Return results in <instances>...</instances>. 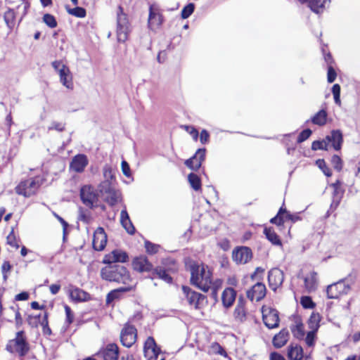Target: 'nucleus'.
Instances as JSON below:
<instances>
[{"label": "nucleus", "mask_w": 360, "mask_h": 360, "mask_svg": "<svg viewBox=\"0 0 360 360\" xmlns=\"http://www.w3.org/2000/svg\"><path fill=\"white\" fill-rule=\"evenodd\" d=\"M354 276L349 274L347 277L328 285L326 288L327 297L328 299H338L340 295L347 294L350 290V285L354 283Z\"/></svg>", "instance_id": "20e7f679"}, {"label": "nucleus", "mask_w": 360, "mask_h": 360, "mask_svg": "<svg viewBox=\"0 0 360 360\" xmlns=\"http://www.w3.org/2000/svg\"><path fill=\"white\" fill-rule=\"evenodd\" d=\"M12 269V266L8 261H5L1 266V272L4 281L8 278L7 273L9 272Z\"/></svg>", "instance_id": "0e129e2a"}, {"label": "nucleus", "mask_w": 360, "mask_h": 360, "mask_svg": "<svg viewBox=\"0 0 360 360\" xmlns=\"http://www.w3.org/2000/svg\"><path fill=\"white\" fill-rule=\"evenodd\" d=\"M43 22L50 28H55L57 26V21L56 18L49 13L44 15Z\"/></svg>", "instance_id": "864d4df0"}, {"label": "nucleus", "mask_w": 360, "mask_h": 360, "mask_svg": "<svg viewBox=\"0 0 360 360\" xmlns=\"http://www.w3.org/2000/svg\"><path fill=\"white\" fill-rule=\"evenodd\" d=\"M102 198L109 205L113 206L120 201L121 194L120 191L116 189Z\"/></svg>", "instance_id": "f704fd0d"}, {"label": "nucleus", "mask_w": 360, "mask_h": 360, "mask_svg": "<svg viewBox=\"0 0 360 360\" xmlns=\"http://www.w3.org/2000/svg\"><path fill=\"white\" fill-rule=\"evenodd\" d=\"M236 297V291L232 288H226L224 290L221 295L222 304L225 308L231 307Z\"/></svg>", "instance_id": "393cba45"}, {"label": "nucleus", "mask_w": 360, "mask_h": 360, "mask_svg": "<svg viewBox=\"0 0 360 360\" xmlns=\"http://www.w3.org/2000/svg\"><path fill=\"white\" fill-rule=\"evenodd\" d=\"M66 10L70 15L77 18H84L86 15V10L84 8L79 6H76L73 8H70L68 6H66Z\"/></svg>", "instance_id": "37998d69"}, {"label": "nucleus", "mask_w": 360, "mask_h": 360, "mask_svg": "<svg viewBox=\"0 0 360 360\" xmlns=\"http://www.w3.org/2000/svg\"><path fill=\"white\" fill-rule=\"evenodd\" d=\"M188 269L191 272V284L205 292H208L212 283V274L208 266L193 262L189 265Z\"/></svg>", "instance_id": "f257e3e1"}, {"label": "nucleus", "mask_w": 360, "mask_h": 360, "mask_svg": "<svg viewBox=\"0 0 360 360\" xmlns=\"http://www.w3.org/2000/svg\"><path fill=\"white\" fill-rule=\"evenodd\" d=\"M41 326L42 327V333L44 335H50L51 334V330L49 326L47 312H44L42 316Z\"/></svg>", "instance_id": "3c124183"}, {"label": "nucleus", "mask_w": 360, "mask_h": 360, "mask_svg": "<svg viewBox=\"0 0 360 360\" xmlns=\"http://www.w3.org/2000/svg\"><path fill=\"white\" fill-rule=\"evenodd\" d=\"M210 141V133L206 129H202L200 134V141L202 144H207Z\"/></svg>", "instance_id": "338daca9"}, {"label": "nucleus", "mask_w": 360, "mask_h": 360, "mask_svg": "<svg viewBox=\"0 0 360 360\" xmlns=\"http://www.w3.org/2000/svg\"><path fill=\"white\" fill-rule=\"evenodd\" d=\"M264 234L266 236V238L270 241L274 245H281L282 243L277 235V233L274 231L273 228L271 227H265L263 231Z\"/></svg>", "instance_id": "c756f323"}, {"label": "nucleus", "mask_w": 360, "mask_h": 360, "mask_svg": "<svg viewBox=\"0 0 360 360\" xmlns=\"http://www.w3.org/2000/svg\"><path fill=\"white\" fill-rule=\"evenodd\" d=\"M65 315H66V323L68 326L71 324L74 319V314L70 309V307L68 305L65 306Z\"/></svg>", "instance_id": "69168bd1"}, {"label": "nucleus", "mask_w": 360, "mask_h": 360, "mask_svg": "<svg viewBox=\"0 0 360 360\" xmlns=\"http://www.w3.org/2000/svg\"><path fill=\"white\" fill-rule=\"evenodd\" d=\"M131 287H121L111 290L106 296V304H110L114 300H119L122 292H128L131 290Z\"/></svg>", "instance_id": "c85d7f7f"}, {"label": "nucleus", "mask_w": 360, "mask_h": 360, "mask_svg": "<svg viewBox=\"0 0 360 360\" xmlns=\"http://www.w3.org/2000/svg\"><path fill=\"white\" fill-rule=\"evenodd\" d=\"M60 82L63 86L69 89H72L74 87L72 82V76L70 71L65 72L64 75L60 76Z\"/></svg>", "instance_id": "ea45409f"}, {"label": "nucleus", "mask_w": 360, "mask_h": 360, "mask_svg": "<svg viewBox=\"0 0 360 360\" xmlns=\"http://www.w3.org/2000/svg\"><path fill=\"white\" fill-rule=\"evenodd\" d=\"M283 281L284 274L281 269L274 268L268 272L269 285L274 291H276L283 284Z\"/></svg>", "instance_id": "dca6fc26"}, {"label": "nucleus", "mask_w": 360, "mask_h": 360, "mask_svg": "<svg viewBox=\"0 0 360 360\" xmlns=\"http://www.w3.org/2000/svg\"><path fill=\"white\" fill-rule=\"evenodd\" d=\"M207 149L205 148H198L190 158L185 160V165L193 171L197 172L200 169L202 162L205 160Z\"/></svg>", "instance_id": "1a4fd4ad"}, {"label": "nucleus", "mask_w": 360, "mask_h": 360, "mask_svg": "<svg viewBox=\"0 0 360 360\" xmlns=\"http://www.w3.org/2000/svg\"><path fill=\"white\" fill-rule=\"evenodd\" d=\"M129 259V255L120 249H115L105 255L103 263L106 264H117L116 263H124Z\"/></svg>", "instance_id": "ddd939ff"}, {"label": "nucleus", "mask_w": 360, "mask_h": 360, "mask_svg": "<svg viewBox=\"0 0 360 360\" xmlns=\"http://www.w3.org/2000/svg\"><path fill=\"white\" fill-rule=\"evenodd\" d=\"M316 333L317 332L314 330H310L307 332L305 337V342L308 347H312L315 345L316 340L317 338Z\"/></svg>", "instance_id": "603ef678"}, {"label": "nucleus", "mask_w": 360, "mask_h": 360, "mask_svg": "<svg viewBox=\"0 0 360 360\" xmlns=\"http://www.w3.org/2000/svg\"><path fill=\"white\" fill-rule=\"evenodd\" d=\"M143 353L147 360H158L161 353L160 348L157 345L155 339L150 336L144 342Z\"/></svg>", "instance_id": "f8f14e48"}, {"label": "nucleus", "mask_w": 360, "mask_h": 360, "mask_svg": "<svg viewBox=\"0 0 360 360\" xmlns=\"http://www.w3.org/2000/svg\"><path fill=\"white\" fill-rule=\"evenodd\" d=\"M188 181L191 187L195 191L202 188V181L200 177L195 173L191 172L188 175Z\"/></svg>", "instance_id": "473e14b6"}, {"label": "nucleus", "mask_w": 360, "mask_h": 360, "mask_svg": "<svg viewBox=\"0 0 360 360\" xmlns=\"http://www.w3.org/2000/svg\"><path fill=\"white\" fill-rule=\"evenodd\" d=\"M312 134V130L309 128L303 129L297 136V143H301L307 140Z\"/></svg>", "instance_id": "4d7b16f0"}, {"label": "nucleus", "mask_w": 360, "mask_h": 360, "mask_svg": "<svg viewBox=\"0 0 360 360\" xmlns=\"http://www.w3.org/2000/svg\"><path fill=\"white\" fill-rule=\"evenodd\" d=\"M284 222L290 221L292 223L300 221L302 218L300 217V213H291L285 208V212H283Z\"/></svg>", "instance_id": "8fccbe9b"}, {"label": "nucleus", "mask_w": 360, "mask_h": 360, "mask_svg": "<svg viewBox=\"0 0 360 360\" xmlns=\"http://www.w3.org/2000/svg\"><path fill=\"white\" fill-rule=\"evenodd\" d=\"M122 171L127 177H131V173L129 164L127 161H122Z\"/></svg>", "instance_id": "774afa93"}, {"label": "nucleus", "mask_w": 360, "mask_h": 360, "mask_svg": "<svg viewBox=\"0 0 360 360\" xmlns=\"http://www.w3.org/2000/svg\"><path fill=\"white\" fill-rule=\"evenodd\" d=\"M120 222L123 228L128 233L133 235L135 233V227L129 219V214L126 210H122L120 213Z\"/></svg>", "instance_id": "cd10ccee"}, {"label": "nucleus", "mask_w": 360, "mask_h": 360, "mask_svg": "<svg viewBox=\"0 0 360 360\" xmlns=\"http://www.w3.org/2000/svg\"><path fill=\"white\" fill-rule=\"evenodd\" d=\"M328 112L325 109L319 110L310 120L306 121V123L311 122L314 124L323 126L327 122Z\"/></svg>", "instance_id": "bb28decb"}, {"label": "nucleus", "mask_w": 360, "mask_h": 360, "mask_svg": "<svg viewBox=\"0 0 360 360\" xmlns=\"http://www.w3.org/2000/svg\"><path fill=\"white\" fill-rule=\"evenodd\" d=\"M252 257V250L246 246L237 247L232 252L233 260L237 264H246Z\"/></svg>", "instance_id": "4468645a"}, {"label": "nucleus", "mask_w": 360, "mask_h": 360, "mask_svg": "<svg viewBox=\"0 0 360 360\" xmlns=\"http://www.w3.org/2000/svg\"><path fill=\"white\" fill-rule=\"evenodd\" d=\"M152 39L149 33H145L141 37V46L146 49H150Z\"/></svg>", "instance_id": "13d9d810"}, {"label": "nucleus", "mask_w": 360, "mask_h": 360, "mask_svg": "<svg viewBox=\"0 0 360 360\" xmlns=\"http://www.w3.org/2000/svg\"><path fill=\"white\" fill-rule=\"evenodd\" d=\"M42 316L41 314L38 315H29L27 318L28 324L32 328H37L39 325H41Z\"/></svg>", "instance_id": "5fc2aeb1"}, {"label": "nucleus", "mask_w": 360, "mask_h": 360, "mask_svg": "<svg viewBox=\"0 0 360 360\" xmlns=\"http://www.w3.org/2000/svg\"><path fill=\"white\" fill-rule=\"evenodd\" d=\"M119 347L115 343H110L105 348L101 349L97 354V356L103 360H118Z\"/></svg>", "instance_id": "2eb2a0df"}, {"label": "nucleus", "mask_w": 360, "mask_h": 360, "mask_svg": "<svg viewBox=\"0 0 360 360\" xmlns=\"http://www.w3.org/2000/svg\"><path fill=\"white\" fill-rule=\"evenodd\" d=\"M325 138L328 145L331 143V146L335 150L338 151L342 148L343 134L341 130L333 129L330 131V134L327 135Z\"/></svg>", "instance_id": "a211bd4d"}, {"label": "nucleus", "mask_w": 360, "mask_h": 360, "mask_svg": "<svg viewBox=\"0 0 360 360\" xmlns=\"http://www.w3.org/2000/svg\"><path fill=\"white\" fill-rule=\"evenodd\" d=\"M65 124L62 122H52L51 125L48 127V130H56L58 131H63L65 130Z\"/></svg>", "instance_id": "e2e57ef3"}, {"label": "nucleus", "mask_w": 360, "mask_h": 360, "mask_svg": "<svg viewBox=\"0 0 360 360\" xmlns=\"http://www.w3.org/2000/svg\"><path fill=\"white\" fill-rule=\"evenodd\" d=\"M311 150L314 151L318 150H322L327 151L328 150V145L326 140V138L322 140L314 141L311 143Z\"/></svg>", "instance_id": "79ce46f5"}, {"label": "nucleus", "mask_w": 360, "mask_h": 360, "mask_svg": "<svg viewBox=\"0 0 360 360\" xmlns=\"http://www.w3.org/2000/svg\"><path fill=\"white\" fill-rule=\"evenodd\" d=\"M300 304L304 309H312L316 307V304L312 300V298L307 295L301 297Z\"/></svg>", "instance_id": "de8ad7c7"}, {"label": "nucleus", "mask_w": 360, "mask_h": 360, "mask_svg": "<svg viewBox=\"0 0 360 360\" xmlns=\"http://www.w3.org/2000/svg\"><path fill=\"white\" fill-rule=\"evenodd\" d=\"M102 279L109 282H116L127 284L130 279V275L127 269L120 264H108L101 270Z\"/></svg>", "instance_id": "f03ea898"}, {"label": "nucleus", "mask_w": 360, "mask_h": 360, "mask_svg": "<svg viewBox=\"0 0 360 360\" xmlns=\"http://www.w3.org/2000/svg\"><path fill=\"white\" fill-rule=\"evenodd\" d=\"M41 184L42 179L39 178H30L21 181L15 187V192L18 195L30 197L37 193Z\"/></svg>", "instance_id": "423d86ee"}, {"label": "nucleus", "mask_w": 360, "mask_h": 360, "mask_svg": "<svg viewBox=\"0 0 360 360\" xmlns=\"http://www.w3.org/2000/svg\"><path fill=\"white\" fill-rule=\"evenodd\" d=\"M103 176L105 180H110V181H115V169L110 165H105L103 169Z\"/></svg>", "instance_id": "c03bdc74"}, {"label": "nucleus", "mask_w": 360, "mask_h": 360, "mask_svg": "<svg viewBox=\"0 0 360 360\" xmlns=\"http://www.w3.org/2000/svg\"><path fill=\"white\" fill-rule=\"evenodd\" d=\"M330 0H310L308 7L310 10L318 15L322 14L326 8H328Z\"/></svg>", "instance_id": "b1692460"}, {"label": "nucleus", "mask_w": 360, "mask_h": 360, "mask_svg": "<svg viewBox=\"0 0 360 360\" xmlns=\"http://www.w3.org/2000/svg\"><path fill=\"white\" fill-rule=\"evenodd\" d=\"M144 247L146 252L150 255H153L158 252L160 245L153 243L148 240L144 239Z\"/></svg>", "instance_id": "a19ab883"}, {"label": "nucleus", "mask_w": 360, "mask_h": 360, "mask_svg": "<svg viewBox=\"0 0 360 360\" xmlns=\"http://www.w3.org/2000/svg\"><path fill=\"white\" fill-rule=\"evenodd\" d=\"M117 22V39L119 41L124 42L127 39L128 21L127 15L123 13V9L121 6L118 7Z\"/></svg>", "instance_id": "9b49d317"}, {"label": "nucleus", "mask_w": 360, "mask_h": 360, "mask_svg": "<svg viewBox=\"0 0 360 360\" xmlns=\"http://www.w3.org/2000/svg\"><path fill=\"white\" fill-rule=\"evenodd\" d=\"M287 356L289 360H302L304 358L302 347L298 345L290 344L288 347Z\"/></svg>", "instance_id": "a878e982"}, {"label": "nucleus", "mask_w": 360, "mask_h": 360, "mask_svg": "<svg viewBox=\"0 0 360 360\" xmlns=\"http://www.w3.org/2000/svg\"><path fill=\"white\" fill-rule=\"evenodd\" d=\"M289 336L290 333L288 330L287 328H283L278 333L273 337V346L277 349L281 348L288 342Z\"/></svg>", "instance_id": "5701e85b"}, {"label": "nucleus", "mask_w": 360, "mask_h": 360, "mask_svg": "<svg viewBox=\"0 0 360 360\" xmlns=\"http://www.w3.org/2000/svg\"><path fill=\"white\" fill-rule=\"evenodd\" d=\"M80 198L82 203L90 209L97 206L98 195L94 187L85 185L80 189Z\"/></svg>", "instance_id": "6e6552de"}, {"label": "nucleus", "mask_w": 360, "mask_h": 360, "mask_svg": "<svg viewBox=\"0 0 360 360\" xmlns=\"http://www.w3.org/2000/svg\"><path fill=\"white\" fill-rule=\"evenodd\" d=\"M233 315L237 321L242 322L245 319V310L241 307H236L234 309Z\"/></svg>", "instance_id": "bf43d9fd"}, {"label": "nucleus", "mask_w": 360, "mask_h": 360, "mask_svg": "<svg viewBox=\"0 0 360 360\" xmlns=\"http://www.w3.org/2000/svg\"><path fill=\"white\" fill-rule=\"evenodd\" d=\"M120 341L123 346L131 347L135 344V326L129 321L120 333Z\"/></svg>", "instance_id": "9d476101"}, {"label": "nucleus", "mask_w": 360, "mask_h": 360, "mask_svg": "<svg viewBox=\"0 0 360 360\" xmlns=\"http://www.w3.org/2000/svg\"><path fill=\"white\" fill-rule=\"evenodd\" d=\"M163 22V16L152 5L149 6V15L148 20V27L155 30L160 27Z\"/></svg>", "instance_id": "6ab92c4d"}, {"label": "nucleus", "mask_w": 360, "mask_h": 360, "mask_svg": "<svg viewBox=\"0 0 360 360\" xmlns=\"http://www.w3.org/2000/svg\"><path fill=\"white\" fill-rule=\"evenodd\" d=\"M6 240L7 244L11 245V247L15 248L16 249L19 248V245L17 242L16 237L14 234L13 229H12L11 233L8 235Z\"/></svg>", "instance_id": "052dcab7"}, {"label": "nucleus", "mask_w": 360, "mask_h": 360, "mask_svg": "<svg viewBox=\"0 0 360 360\" xmlns=\"http://www.w3.org/2000/svg\"><path fill=\"white\" fill-rule=\"evenodd\" d=\"M262 319L264 325L269 329H274L279 326L278 311L275 309H271L268 314H263Z\"/></svg>", "instance_id": "412c9836"}, {"label": "nucleus", "mask_w": 360, "mask_h": 360, "mask_svg": "<svg viewBox=\"0 0 360 360\" xmlns=\"http://www.w3.org/2000/svg\"><path fill=\"white\" fill-rule=\"evenodd\" d=\"M89 295L82 289L75 288L70 291V297L75 301H85Z\"/></svg>", "instance_id": "e433bc0d"}, {"label": "nucleus", "mask_w": 360, "mask_h": 360, "mask_svg": "<svg viewBox=\"0 0 360 360\" xmlns=\"http://www.w3.org/2000/svg\"><path fill=\"white\" fill-rule=\"evenodd\" d=\"M181 289L188 304L195 309H200L203 302L206 301L205 295L192 290L189 286L182 285Z\"/></svg>", "instance_id": "0eeeda50"}, {"label": "nucleus", "mask_w": 360, "mask_h": 360, "mask_svg": "<svg viewBox=\"0 0 360 360\" xmlns=\"http://www.w3.org/2000/svg\"><path fill=\"white\" fill-rule=\"evenodd\" d=\"M107 242V236L102 227H98L96 230L93 238V248L97 251L103 250Z\"/></svg>", "instance_id": "aec40b11"}, {"label": "nucleus", "mask_w": 360, "mask_h": 360, "mask_svg": "<svg viewBox=\"0 0 360 360\" xmlns=\"http://www.w3.org/2000/svg\"><path fill=\"white\" fill-rule=\"evenodd\" d=\"M316 165L317 167L323 172V173L326 176H332V171L331 169L327 166L325 160L323 159H318L316 161Z\"/></svg>", "instance_id": "09e8293b"}, {"label": "nucleus", "mask_w": 360, "mask_h": 360, "mask_svg": "<svg viewBox=\"0 0 360 360\" xmlns=\"http://www.w3.org/2000/svg\"><path fill=\"white\" fill-rule=\"evenodd\" d=\"M291 332L293 336L298 340H303L305 333L304 330V324L302 321H298L295 325L290 326Z\"/></svg>", "instance_id": "c9c22d12"}, {"label": "nucleus", "mask_w": 360, "mask_h": 360, "mask_svg": "<svg viewBox=\"0 0 360 360\" xmlns=\"http://www.w3.org/2000/svg\"><path fill=\"white\" fill-rule=\"evenodd\" d=\"M321 320V317L319 313L312 312L307 321L309 328H310L311 330L318 332Z\"/></svg>", "instance_id": "72a5a7b5"}, {"label": "nucleus", "mask_w": 360, "mask_h": 360, "mask_svg": "<svg viewBox=\"0 0 360 360\" xmlns=\"http://www.w3.org/2000/svg\"><path fill=\"white\" fill-rule=\"evenodd\" d=\"M136 271L151 272V279H153V276L156 275L160 279L164 281L167 283L172 284L173 283L172 277L168 274L165 269L161 266H157L153 269V264L145 256H136Z\"/></svg>", "instance_id": "7ed1b4c3"}, {"label": "nucleus", "mask_w": 360, "mask_h": 360, "mask_svg": "<svg viewBox=\"0 0 360 360\" xmlns=\"http://www.w3.org/2000/svg\"><path fill=\"white\" fill-rule=\"evenodd\" d=\"M331 164L337 172H340L343 167V162L338 155H333L331 158Z\"/></svg>", "instance_id": "6e6d98bb"}, {"label": "nucleus", "mask_w": 360, "mask_h": 360, "mask_svg": "<svg viewBox=\"0 0 360 360\" xmlns=\"http://www.w3.org/2000/svg\"><path fill=\"white\" fill-rule=\"evenodd\" d=\"M15 14L13 9L8 8L4 13V19L9 29H12L15 25Z\"/></svg>", "instance_id": "58836bf2"}, {"label": "nucleus", "mask_w": 360, "mask_h": 360, "mask_svg": "<svg viewBox=\"0 0 360 360\" xmlns=\"http://www.w3.org/2000/svg\"><path fill=\"white\" fill-rule=\"evenodd\" d=\"M266 292V288L265 285L261 281H257L256 284L247 291V297L251 301L255 299L257 302H259L264 298Z\"/></svg>", "instance_id": "f3484780"}, {"label": "nucleus", "mask_w": 360, "mask_h": 360, "mask_svg": "<svg viewBox=\"0 0 360 360\" xmlns=\"http://www.w3.org/2000/svg\"><path fill=\"white\" fill-rule=\"evenodd\" d=\"M337 77V72L333 66L327 67V81L328 83H333Z\"/></svg>", "instance_id": "680f3d73"}, {"label": "nucleus", "mask_w": 360, "mask_h": 360, "mask_svg": "<svg viewBox=\"0 0 360 360\" xmlns=\"http://www.w3.org/2000/svg\"><path fill=\"white\" fill-rule=\"evenodd\" d=\"M115 190H116L115 184L110 180L103 181L98 186V191L102 197L106 195V194L110 193L112 191H114Z\"/></svg>", "instance_id": "7c9ffc66"}, {"label": "nucleus", "mask_w": 360, "mask_h": 360, "mask_svg": "<svg viewBox=\"0 0 360 360\" xmlns=\"http://www.w3.org/2000/svg\"><path fill=\"white\" fill-rule=\"evenodd\" d=\"M78 220L82 221L86 224H89L91 221V216L90 212L84 210L82 207L79 209Z\"/></svg>", "instance_id": "49530a36"}, {"label": "nucleus", "mask_w": 360, "mask_h": 360, "mask_svg": "<svg viewBox=\"0 0 360 360\" xmlns=\"http://www.w3.org/2000/svg\"><path fill=\"white\" fill-rule=\"evenodd\" d=\"M87 165V157L84 154H78L72 158L70 167L71 169L76 172H82Z\"/></svg>", "instance_id": "4be33fe9"}, {"label": "nucleus", "mask_w": 360, "mask_h": 360, "mask_svg": "<svg viewBox=\"0 0 360 360\" xmlns=\"http://www.w3.org/2000/svg\"><path fill=\"white\" fill-rule=\"evenodd\" d=\"M317 274L315 271L310 273L309 276H306L304 279L305 288L308 291L311 292L316 290L317 285Z\"/></svg>", "instance_id": "2f4dec72"}, {"label": "nucleus", "mask_w": 360, "mask_h": 360, "mask_svg": "<svg viewBox=\"0 0 360 360\" xmlns=\"http://www.w3.org/2000/svg\"><path fill=\"white\" fill-rule=\"evenodd\" d=\"M6 349L11 354L17 353L20 356H25L30 350L25 332L23 330L17 332L15 338L8 342Z\"/></svg>", "instance_id": "39448f33"}, {"label": "nucleus", "mask_w": 360, "mask_h": 360, "mask_svg": "<svg viewBox=\"0 0 360 360\" xmlns=\"http://www.w3.org/2000/svg\"><path fill=\"white\" fill-rule=\"evenodd\" d=\"M195 11V4L193 3H188L181 10V17L182 19L188 18Z\"/></svg>", "instance_id": "a18cd8bd"}, {"label": "nucleus", "mask_w": 360, "mask_h": 360, "mask_svg": "<svg viewBox=\"0 0 360 360\" xmlns=\"http://www.w3.org/2000/svg\"><path fill=\"white\" fill-rule=\"evenodd\" d=\"M283 212H285V207L281 206L275 217L270 219V223L276 225L277 226H283L284 225V216Z\"/></svg>", "instance_id": "4c0bfd02"}]
</instances>
